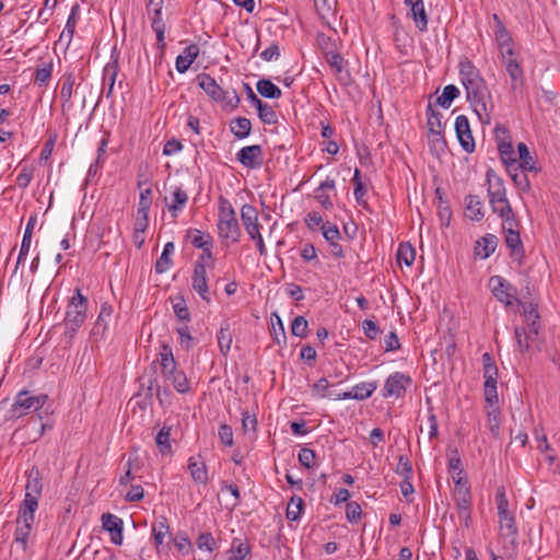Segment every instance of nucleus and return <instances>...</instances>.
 Returning a JSON list of instances; mask_svg holds the SVG:
<instances>
[{
	"label": "nucleus",
	"mask_w": 560,
	"mask_h": 560,
	"mask_svg": "<svg viewBox=\"0 0 560 560\" xmlns=\"http://www.w3.org/2000/svg\"><path fill=\"white\" fill-rule=\"evenodd\" d=\"M47 399L48 396L45 394L31 395L28 390H21L15 396L12 410L14 412H19V416L26 415L31 411H37L46 404Z\"/></svg>",
	"instance_id": "obj_6"
},
{
	"label": "nucleus",
	"mask_w": 560,
	"mask_h": 560,
	"mask_svg": "<svg viewBox=\"0 0 560 560\" xmlns=\"http://www.w3.org/2000/svg\"><path fill=\"white\" fill-rule=\"evenodd\" d=\"M459 90L454 84H448L443 89L442 95L436 98V104L443 108H448L452 102L458 97Z\"/></svg>",
	"instance_id": "obj_40"
},
{
	"label": "nucleus",
	"mask_w": 560,
	"mask_h": 560,
	"mask_svg": "<svg viewBox=\"0 0 560 560\" xmlns=\"http://www.w3.org/2000/svg\"><path fill=\"white\" fill-rule=\"evenodd\" d=\"M208 281L207 269H205L201 264H195L191 276V288L206 302H210L211 300Z\"/></svg>",
	"instance_id": "obj_14"
},
{
	"label": "nucleus",
	"mask_w": 560,
	"mask_h": 560,
	"mask_svg": "<svg viewBox=\"0 0 560 560\" xmlns=\"http://www.w3.org/2000/svg\"><path fill=\"white\" fill-rule=\"evenodd\" d=\"M173 310L179 320L189 322L190 313L182 296L176 298L175 302H173Z\"/></svg>",
	"instance_id": "obj_56"
},
{
	"label": "nucleus",
	"mask_w": 560,
	"mask_h": 560,
	"mask_svg": "<svg viewBox=\"0 0 560 560\" xmlns=\"http://www.w3.org/2000/svg\"><path fill=\"white\" fill-rule=\"evenodd\" d=\"M494 38L499 50L513 48V38L498 14H493Z\"/></svg>",
	"instance_id": "obj_19"
},
{
	"label": "nucleus",
	"mask_w": 560,
	"mask_h": 560,
	"mask_svg": "<svg viewBox=\"0 0 560 560\" xmlns=\"http://www.w3.org/2000/svg\"><path fill=\"white\" fill-rule=\"evenodd\" d=\"M322 232H323L324 238L328 243L337 242V240L340 237V233H339L337 225L331 224L329 222L322 224Z\"/></svg>",
	"instance_id": "obj_62"
},
{
	"label": "nucleus",
	"mask_w": 560,
	"mask_h": 560,
	"mask_svg": "<svg viewBox=\"0 0 560 560\" xmlns=\"http://www.w3.org/2000/svg\"><path fill=\"white\" fill-rule=\"evenodd\" d=\"M199 55V47L195 44L187 46L184 49V54L177 56L175 61L176 70L179 73H184L188 70L190 65L196 60Z\"/></svg>",
	"instance_id": "obj_23"
},
{
	"label": "nucleus",
	"mask_w": 560,
	"mask_h": 560,
	"mask_svg": "<svg viewBox=\"0 0 560 560\" xmlns=\"http://www.w3.org/2000/svg\"><path fill=\"white\" fill-rule=\"evenodd\" d=\"M308 322L304 316H296L291 324V332L293 336L305 338L307 336Z\"/></svg>",
	"instance_id": "obj_55"
},
{
	"label": "nucleus",
	"mask_w": 560,
	"mask_h": 560,
	"mask_svg": "<svg viewBox=\"0 0 560 560\" xmlns=\"http://www.w3.org/2000/svg\"><path fill=\"white\" fill-rule=\"evenodd\" d=\"M500 56L505 70L511 78V89L516 91L518 86L523 85L524 71L516 58L514 48L501 50Z\"/></svg>",
	"instance_id": "obj_8"
},
{
	"label": "nucleus",
	"mask_w": 560,
	"mask_h": 560,
	"mask_svg": "<svg viewBox=\"0 0 560 560\" xmlns=\"http://www.w3.org/2000/svg\"><path fill=\"white\" fill-rule=\"evenodd\" d=\"M75 83V77L72 72L65 74L63 81L60 89V98L62 100V108L66 103H69L72 97L73 85Z\"/></svg>",
	"instance_id": "obj_43"
},
{
	"label": "nucleus",
	"mask_w": 560,
	"mask_h": 560,
	"mask_svg": "<svg viewBox=\"0 0 560 560\" xmlns=\"http://www.w3.org/2000/svg\"><path fill=\"white\" fill-rule=\"evenodd\" d=\"M241 220L243 225L248 233L249 237L256 241V245L260 255H266L267 249L259 231L258 212L252 205H244L241 209Z\"/></svg>",
	"instance_id": "obj_5"
},
{
	"label": "nucleus",
	"mask_w": 560,
	"mask_h": 560,
	"mask_svg": "<svg viewBox=\"0 0 560 560\" xmlns=\"http://www.w3.org/2000/svg\"><path fill=\"white\" fill-rule=\"evenodd\" d=\"M498 237L493 234H487L477 241V246L475 247V254L482 259L490 257L497 246H498Z\"/></svg>",
	"instance_id": "obj_22"
},
{
	"label": "nucleus",
	"mask_w": 560,
	"mask_h": 560,
	"mask_svg": "<svg viewBox=\"0 0 560 560\" xmlns=\"http://www.w3.org/2000/svg\"><path fill=\"white\" fill-rule=\"evenodd\" d=\"M317 13L323 19L334 15L332 2L330 0H314Z\"/></svg>",
	"instance_id": "obj_64"
},
{
	"label": "nucleus",
	"mask_w": 560,
	"mask_h": 560,
	"mask_svg": "<svg viewBox=\"0 0 560 560\" xmlns=\"http://www.w3.org/2000/svg\"><path fill=\"white\" fill-rule=\"evenodd\" d=\"M482 364L485 383H497L498 368L490 353L486 352L482 354Z\"/></svg>",
	"instance_id": "obj_33"
},
{
	"label": "nucleus",
	"mask_w": 560,
	"mask_h": 560,
	"mask_svg": "<svg viewBox=\"0 0 560 560\" xmlns=\"http://www.w3.org/2000/svg\"><path fill=\"white\" fill-rule=\"evenodd\" d=\"M173 385V387L180 394H186L190 390L189 381L183 371L177 369L164 375Z\"/></svg>",
	"instance_id": "obj_30"
},
{
	"label": "nucleus",
	"mask_w": 560,
	"mask_h": 560,
	"mask_svg": "<svg viewBox=\"0 0 560 560\" xmlns=\"http://www.w3.org/2000/svg\"><path fill=\"white\" fill-rule=\"evenodd\" d=\"M304 509V501L301 497L293 495L287 508V517L290 521H298Z\"/></svg>",
	"instance_id": "obj_47"
},
{
	"label": "nucleus",
	"mask_w": 560,
	"mask_h": 560,
	"mask_svg": "<svg viewBox=\"0 0 560 560\" xmlns=\"http://www.w3.org/2000/svg\"><path fill=\"white\" fill-rule=\"evenodd\" d=\"M164 201L172 218L176 219L188 202V195L182 187H175L171 201H168L167 197L164 198Z\"/></svg>",
	"instance_id": "obj_17"
},
{
	"label": "nucleus",
	"mask_w": 560,
	"mask_h": 560,
	"mask_svg": "<svg viewBox=\"0 0 560 560\" xmlns=\"http://www.w3.org/2000/svg\"><path fill=\"white\" fill-rule=\"evenodd\" d=\"M256 89L258 93L267 98H280L281 90L268 79H261L257 82Z\"/></svg>",
	"instance_id": "obj_32"
},
{
	"label": "nucleus",
	"mask_w": 560,
	"mask_h": 560,
	"mask_svg": "<svg viewBox=\"0 0 560 560\" xmlns=\"http://www.w3.org/2000/svg\"><path fill=\"white\" fill-rule=\"evenodd\" d=\"M412 383L409 375L401 372H395L390 374L385 381L383 388V397H396L400 398L405 395L407 386Z\"/></svg>",
	"instance_id": "obj_10"
},
{
	"label": "nucleus",
	"mask_w": 560,
	"mask_h": 560,
	"mask_svg": "<svg viewBox=\"0 0 560 560\" xmlns=\"http://www.w3.org/2000/svg\"><path fill=\"white\" fill-rule=\"evenodd\" d=\"M25 491L24 500L31 499L38 503L43 491L42 476L38 468L32 467V469L28 470Z\"/></svg>",
	"instance_id": "obj_16"
},
{
	"label": "nucleus",
	"mask_w": 560,
	"mask_h": 560,
	"mask_svg": "<svg viewBox=\"0 0 560 560\" xmlns=\"http://www.w3.org/2000/svg\"><path fill=\"white\" fill-rule=\"evenodd\" d=\"M411 16L420 32H425L428 28V15L424 10L423 0L410 8Z\"/></svg>",
	"instance_id": "obj_35"
},
{
	"label": "nucleus",
	"mask_w": 560,
	"mask_h": 560,
	"mask_svg": "<svg viewBox=\"0 0 560 560\" xmlns=\"http://www.w3.org/2000/svg\"><path fill=\"white\" fill-rule=\"evenodd\" d=\"M190 243L196 248H205L212 244V238L209 234H206L199 230L189 231Z\"/></svg>",
	"instance_id": "obj_50"
},
{
	"label": "nucleus",
	"mask_w": 560,
	"mask_h": 560,
	"mask_svg": "<svg viewBox=\"0 0 560 560\" xmlns=\"http://www.w3.org/2000/svg\"><path fill=\"white\" fill-rule=\"evenodd\" d=\"M170 532V526L166 523V520L163 518L162 521L153 524L152 526V534L155 541V547L159 549L160 546L163 544L165 536Z\"/></svg>",
	"instance_id": "obj_49"
},
{
	"label": "nucleus",
	"mask_w": 560,
	"mask_h": 560,
	"mask_svg": "<svg viewBox=\"0 0 560 560\" xmlns=\"http://www.w3.org/2000/svg\"><path fill=\"white\" fill-rule=\"evenodd\" d=\"M218 232L221 238L230 240L233 243L238 242L241 237L235 210L223 196L219 198Z\"/></svg>",
	"instance_id": "obj_3"
},
{
	"label": "nucleus",
	"mask_w": 560,
	"mask_h": 560,
	"mask_svg": "<svg viewBox=\"0 0 560 560\" xmlns=\"http://www.w3.org/2000/svg\"><path fill=\"white\" fill-rule=\"evenodd\" d=\"M236 160L247 168H258L264 162L262 148L259 144H253L242 148L236 153Z\"/></svg>",
	"instance_id": "obj_12"
},
{
	"label": "nucleus",
	"mask_w": 560,
	"mask_h": 560,
	"mask_svg": "<svg viewBox=\"0 0 560 560\" xmlns=\"http://www.w3.org/2000/svg\"><path fill=\"white\" fill-rule=\"evenodd\" d=\"M259 119L267 125H275L278 122V115L275 109L268 104L262 102L257 107Z\"/></svg>",
	"instance_id": "obj_48"
},
{
	"label": "nucleus",
	"mask_w": 560,
	"mask_h": 560,
	"mask_svg": "<svg viewBox=\"0 0 560 560\" xmlns=\"http://www.w3.org/2000/svg\"><path fill=\"white\" fill-rule=\"evenodd\" d=\"M428 127L429 132H442V115L439 112H434L431 104L428 105Z\"/></svg>",
	"instance_id": "obj_52"
},
{
	"label": "nucleus",
	"mask_w": 560,
	"mask_h": 560,
	"mask_svg": "<svg viewBox=\"0 0 560 560\" xmlns=\"http://www.w3.org/2000/svg\"><path fill=\"white\" fill-rule=\"evenodd\" d=\"M488 427L491 434L498 438L501 425V411L499 407H487Z\"/></svg>",
	"instance_id": "obj_38"
},
{
	"label": "nucleus",
	"mask_w": 560,
	"mask_h": 560,
	"mask_svg": "<svg viewBox=\"0 0 560 560\" xmlns=\"http://www.w3.org/2000/svg\"><path fill=\"white\" fill-rule=\"evenodd\" d=\"M171 436V428L164 425L155 436V443L159 447V451L163 455L172 454V445L170 441Z\"/></svg>",
	"instance_id": "obj_36"
},
{
	"label": "nucleus",
	"mask_w": 560,
	"mask_h": 560,
	"mask_svg": "<svg viewBox=\"0 0 560 560\" xmlns=\"http://www.w3.org/2000/svg\"><path fill=\"white\" fill-rule=\"evenodd\" d=\"M516 226V220H505V222H502V228L505 233V243L506 246L511 249V257L517 260L521 265L522 259L525 256V250Z\"/></svg>",
	"instance_id": "obj_7"
},
{
	"label": "nucleus",
	"mask_w": 560,
	"mask_h": 560,
	"mask_svg": "<svg viewBox=\"0 0 560 560\" xmlns=\"http://www.w3.org/2000/svg\"><path fill=\"white\" fill-rule=\"evenodd\" d=\"M466 215L474 221H480L483 218L482 202L476 195L466 197Z\"/></svg>",
	"instance_id": "obj_29"
},
{
	"label": "nucleus",
	"mask_w": 560,
	"mask_h": 560,
	"mask_svg": "<svg viewBox=\"0 0 560 560\" xmlns=\"http://www.w3.org/2000/svg\"><path fill=\"white\" fill-rule=\"evenodd\" d=\"M198 86L214 102L223 103L224 106L232 109L236 108L241 102L237 92L234 89H223L214 78L208 73H199L196 78Z\"/></svg>",
	"instance_id": "obj_2"
},
{
	"label": "nucleus",
	"mask_w": 560,
	"mask_h": 560,
	"mask_svg": "<svg viewBox=\"0 0 560 560\" xmlns=\"http://www.w3.org/2000/svg\"><path fill=\"white\" fill-rule=\"evenodd\" d=\"M492 173V171H489L487 173V180L489 183L488 195L490 203L492 202V200H501L503 198H506V190L503 180L500 177L494 176Z\"/></svg>",
	"instance_id": "obj_25"
},
{
	"label": "nucleus",
	"mask_w": 560,
	"mask_h": 560,
	"mask_svg": "<svg viewBox=\"0 0 560 560\" xmlns=\"http://www.w3.org/2000/svg\"><path fill=\"white\" fill-rule=\"evenodd\" d=\"M489 288L492 294L506 306L512 305L514 302H520L516 298V288L501 276H492L489 279Z\"/></svg>",
	"instance_id": "obj_9"
},
{
	"label": "nucleus",
	"mask_w": 560,
	"mask_h": 560,
	"mask_svg": "<svg viewBox=\"0 0 560 560\" xmlns=\"http://www.w3.org/2000/svg\"><path fill=\"white\" fill-rule=\"evenodd\" d=\"M362 509L358 502L351 501L346 505V517L347 520L354 524L361 520Z\"/></svg>",
	"instance_id": "obj_59"
},
{
	"label": "nucleus",
	"mask_w": 560,
	"mask_h": 560,
	"mask_svg": "<svg viewBox=\"0 0 560 560\" xmlns=\"http://www.w3.org/2000/svg\"><path fill=\"white\" fill-rule=\"evenodd\" d=\"M490 205H491L492 211L494 213H498L502 218L503 222H505V220H515L512 207H511L508 198H503L501 200H499V199L492 200V202Z\"/></svg>",
	"instance_id": "obj_34"
},
{
	"label": "nucleus",
	"mask_w": 560,
	"mask_h": 560,
	"mask_svg": "<svg viewBox=\"0 0 560 560\" xmlns=\"http://www.w3.org/2000/svg\"><path fill=\"white\" fill-rule=\"evenodd\" d=\"M37 508L38 503L36 501H33L31 499L23 500L18 512L16 524L33 527L35 521V512Z\"/></svg>",
	"instance_id": "obj_20"
},
{
	"label": "nucleus",
	"mask_w": 560,
	"mask_h": 560,
	"mask_svg": "<svg viewBox=\"0 0 560 560\" xmlns=\"http://www.w3.org/2000/svg\"><path fill=\"white\" fill-rule=\"evenodd\" d=\"M188 470L194 481L201 485H206L208 482L209 477L207 466L200 456H191L188 459Z\"/></svg>",
	"instance_id": "obj_21"
},
{
	"label": "nucleus",
	"mask_w": 560,
	"mask_h": 560,
	"mask_svg": "<svg viewBox=\"0 0 560 560\" xmlns=\"http://www.w3.org/2000/svg\"><path fill=\"white\" fill-rule=\"evenodd\" d=\"M396 257L398 262L411 266L416 258V249L409 243H401L399 244Z\"/></svg>",
	"instance_id": "obj_44"
},
{
	"label": "nucleus",
	"mask_w": 560,
	"mask_h": 560,
	"mask_svg": "<svg viewBox=\"0 0 560 560\" xmlns=\"http://www.w3.org/2000/svg\"><path fill=\"white\" fill-rule=\"evenodd\" d=\"M517 151L520 159V162L517 161V165L521 167V171L537 172L538 168L536 167V162L524 142H520L517 144Z\"/></svg>",
	"instance_id": "obj_27"
},
{
	"label": "nucleus",
	"mask_w": 560,
	"mask_h": 560,
	"mask_svg": "<svg viewBox=\"0 0 560 560\" xmlns=\"http://www.w3.org/2000/svg\"><path fill=\"white\" fill-rule=\"evenodd\" d=\"M152 30L156 34L158 46L163 49L165 47V23L163 20H152Z\"/></svg>",
	"instance_id": "obj_61"
},
{
	"label": "nucleus",
	"mask_w": 560,
	"mask_h": 560,
	"mask_svg": "<svg viewBox=\"0 0 560 560\" xmlns=\"http://www.w3.org/2000/svg\"><path fill=\"white\" fill-rule=\"evenodd\" d=\"M453 480L455 483L454 487V501L456 508L462 506H471V492L470 488L467 486V481L463 479V477L453 476Z\"/></svg>",
	"instance_id": "obj_18"
},
{
	"label": "nucleus",
	"mask_w": 560,
	"mask_h": 560,
	"mask_svg": "<svg viewBox=\"0 0 560 560\" xmlns=\"http://www.w3.org/2000/svg\"><path fill=\"white\" fill-rule=\"evenodd\" d=\"M495 502L498 509V516L512 513L511 511H509V501L503 488L498 489L495 493Z\"/></svg>",
	"instance_id": "obj_60"
},
{
	"label": "nucleus",
	"mask_w": 560,
	"mask_h": 560,
	"mask_svg": "<svg viewBox=\"0 0 560 560\" xmlns=\"http://www.w3.org/2000/svg\"><path fill=\"white\" fill-rule=\"evenodd\" d=\"M325 58L331 70L335 72L337 80L343 84L348 85L351 81L350 71L347 68V61L343 57L335 51H326Z\"/></svg>",
	"instance_id": "obj_13"
},
{
	"label": "nucleus",
	"mask_w": 560,
	"mask_h": 560,
	"mask_svg": "<svg viewBox=\"0 0 560 560\" xmlns=\"http://www.w3.org/2000/svg\"><path fill=\"white\" fill-rule=\"evenodd\" d=\"M232 550L235 555V559L243 560L250 551L249 545L242 541L241 539H233Z\"/></svg>",
	"instance_id": "obj_63"
},
{
	"label": "nucleus",
	"mask_w": 560,
	"mask_h": 560,
	"mask_svg": "<svg viewBox=\"0 0 560 560\" xmlns=\"http://www.w3.org/2000/svg\"><path fill=\"white\" fill-rule=\"evenodd\" d=\"M102 526L103 528L108 532L109 534L113 532H117L118 529L122 528V521L118 516L110 514V513H104L102 515Z\"/></svg>",
	"instance_id": "obj_51"
},
{
	"label": "nucleus",
	"mask_w": 560,
	"mask_h": 560,
	"mask_svg": "<svg viewBox=\"0 0 560 560\" xmlns=\"http://www.w3.org/2000/svg\"><path fill=\"white\" fill-rule=\"evenodd\" d=\"M377 388L376 382H363L352 387L355 400H364L372 396Z\"/></svg>",
	"instance_id": "obj_41"
},
{
	"label": "nucleus",
	"mask_w": 560,
	"mask_h": 560,
	"mask_svg": "<svg viewBox=\"0 0 560 560\" xmlns=\"http://www.w3.org/2000/svg\"><path fill=\"white\" fill-rule=\"evenodd\" d=\"M160 355H161V366H162V371H163L164 375L176 370V362L174 360L171 347L164 345Z\"/></svg>",
	"instance_id": "obj_46"
},
{
	"label": "nucleus",
	"mask_w": 560,
	"mask_h": 560,
	"mask_svg": "<svg viewBox=\"0 0 560 560\" xmlns=\"http://www.w3.org/2000/svg\"><path fill=\"white\" fill-rule=\"evenodd\" d=\"M429 145L431 152L440 154L446 149V141L442 136V132H429Z\"/></svg>",
	"instance_id": "obj_53"
},
{
	"label": "nucleus",
	"mask_w": 560,
	"mask_h": 560,
	"mask_svg": "<svg viewBox=\"0 0 560 560\" xmlns=\"http://www.w3.org/2000/svg\"><path fill=\"white\" fill-rule=\"evenodd\" d=\"M52 63L42 62L37 66L34 77V83L38 86H46L51 78Z\"/></svg>",
	"instance_id": "obj_37"
},
{
	"label": "nucleus",
	"mask_w": 560,
	"mask_h": 560,
	"mask_svg": "<svg viewBox=\"0 0 560 560\" xmlns=\"http://www.w3.org/2000/svg\"><path fill=\"white\" fill-rule=\"evenodd\" d=\"M230 130L237 139H245L250 135L252 122L246 117H236L230 122Z\"/></svg>",
	"instance_id": "obj_28"
},
{
	"label": "nucleus",
	"mask_w": 560,
	"mask_h": 560,
	"mask_svg": "<svg viewBox=\"0 0 560 560\" xmlns=\"http://www.w3.org/2000/svg\"><path fill=\"white\" fill-rule=\"evenodd\" d=\"M33 527L16 524V529L14 532V541L13 544L16 548H20L22 551H25L27 548V541L31 535Z\"/></svg>",
	"instance_id": "obj_42"
},
{
	"label": "nucleus",
	"mask_w": 560,
	"mask_h": 560,
	"mask_svg": "<svg viewBox=\"0 0 560 560\" xmlns=\"http://www.w3.org/2000/svg\"><path fill=\"white\" fill-rule=\"evenodd\" d=\"M485 401L487 407H499L498 406V392L497 383H485Z\"/></svg>",
	"instance_id": "obj_58"
},
{
	"label": "nucleus",
	"mask_w": 560,
	"mask_h": 560,
	"mask_svg": "<svg viewBox=\"0 0 560 560\" xmlns=\"http://www.w3.org/2000/svg\"><path fill=\"white\" fill-rule=\"evenodd\" d=\"M459 75L466 91V98L482 124L491 122L494 109L491 92L478 68L468 59L459 62Z\"/></svg>",
	"instance_id": "obj_1"
},
{
	"label": "nucleus",
	"mask_w": 560,
	"mask_h": 560,
	"mask_svg": "<svg viewBox=\"0 0 560 560\" xmlns=\"http://www.w3.org/2000/svg\"><path fill=\"white\" fill-rule=\"evenodd\" d=\"M88 299L82 294L80 289L74 290V294L67 306L65 326L66 336L72 338L86 318Z\"/></svg>",
	"instance_id": "obj_4"
},
{
	"label": "nucleus",
	"mask_w": 560,
	"mask_h": 560,
	"mask_svg": "<svg viewBox=\"0 0 560 560\" xmlns=\"http://www.w3.org/2000/svg\"><path fill=\"white\" fill-rule=\"evenodd\" d=\"M353 183H354V197L359 205L363 206L364 208L368 207V202L363 199L364 195L366 194V189L361 182L360 178V171L357 168L353 176Z\"/></svg>",
	"instance_id": "obj_54"
},
{
	"label": "nucleus",
	"mask_w": 560,
	"mask_h": 560,
	"mask_svg": "<svg viewBox=\"0 0 560 560\" xmlns=\"http://www.w3.org/2000/svg\"><path fill=\"white\" fill-rule=\"evenodd\" d=\"M455 131L458 142L467 153L474 152L476 145L471 133L469 120L465 115H459L455 120Z\"/></svg>",
	"instance_id": "obj_11"
},
{
	"label": "nucleus",
	"mask_w": 560,
	"mask_h": 560,
	"mask_svg": "<svg viewBox=\"0 0 560 560\" xmlns=\"http://www.w3.org/2000/svg\"><path fill=\"white\" fill-rule=\"evenodd\" d=\"M498 150L506 167L515 166L517 160L515 159L514 148L511 142H499Z\"/></svg>",
	"instance_id": "obj_39"
},
{
	"label": "nucleus",
	"mask_w": 560,
	"mask_h": 560,
	"mask_svg": "<svg viewBox=\"0 0 560 560\" xmlns=\"http://www.w3.org/2000/svg\"><path fill=\"white\" fill-rule=\"evenodd\" d=\"M113 314V307L112 305L107 303H103L100 310V314L96 318L95 325L92 329V334L94 336H101L104 337L107 327H108V320L110 319Z\"/></svg>",
	"instance_id": "obj_24"
},
{
	"label": "nucleus",
	"mask_w": 560,
	"mask_h": 560,
	"mask_svg": "<svg viewBox=\"0 0 560 560\" xmlns=\"http://www.w3.org/2000/svg\"><path fill=\"white\" fill-rule=\"evenodd\" d=\"M78 10H79V5L78 4L72 7L70 15L68 16L66 26H65V28H63V31H62V33L60 35V40H63L65 38H67L68 43L71 42V39H72V37L74 35V31H75Z\"/></svg>",
	"instance_id": "obj_45"
},
{
	"label": "nucleus",
	"mask_w": 560,
	"mask_h": 560,
	"mask_svg": "<svg viewBox=\"0 0 560 560\" xmlns=\"http://www.w3.org/2000/svg\"><path fill=\"white\" fill-rule=\"evenodd\" d=\"M174 250H175V246H174L173 242H167L164 245L163 252H162L160 258L155 262V271L158 273H164L173 265V260H172L171 256L173 255Z\"/></svg>",
	"instance_id": "obj_31"
},
{
	"label": "nucleus",
	"mask_w": 560,
	"mask_h": 560,
	"mask_svg": "<svg viewBox=\"0 0 560 560\" xmlns=\"http://www.w3.org/2000/svg\"><path fill=\"white\" fill-rule=\"evenodd\" d=\"M217 339H218V346H219L220 352L223 355H228V353L231 349V346H232V341H233L231 325L228 320H224L221 324V328L218 332Z\"/></svg>",
	"instance_id": "obj_26"
},
{
	"label": "nucleus",
	"mask_w": 560,
	"mask_h": 560,
	"mask_svg": "<svg viewBox=\"0 0 560 560\" xmlns=\"http://www.w3.org/2000/svg\"><path fill=\"white\" fill-rule=\"evenodd\" d=\"M298 458L303 467L307 469L315 467L316 453L313 450L302 447L299 452Z\"/></svg>",
	"instance_id": "obj_57"
},
{
	"label": "nucleus",
	"mask_w": 560,
	"mask_h": 560,
	"mask_svg": "<svg viewBox=\"0 0 560 560\" xmlns=\"http://www.w3.org/2000/svg\"><path fill=\"white\" fill-rule=\"evenodd\" d=\"M499 532L502 538L509 539L510 544L516 547L518 530L514 513L499 516Z\"/></svg>",
	"instance_id": "obj_15"
}]
</instances>
